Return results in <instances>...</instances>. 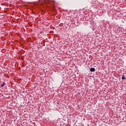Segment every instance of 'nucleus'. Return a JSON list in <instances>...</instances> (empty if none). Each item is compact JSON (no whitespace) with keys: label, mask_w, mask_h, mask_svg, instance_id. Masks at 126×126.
Instances as JSON below:
<instances>
[{"label":"nucleus","mask_w":126,"mask_h":126,"mask_svg":"<svg viewBox=\"0 0 126 126\" xmlns=\"http://www.w3.org/2000/svg\"><path fill=\"white\" fill-rule=\"evenodd\" d=\"M90 71H91L92 72L95 71V68H94V67L91 68Z\"/></svg>","instance_id":"nucleus-1"},{"label":"nucleus","mask_w":126,"mask_h":126,"mask_svg":"<svg viewBox=\"0 0 126 126\" xmlns=\"http://www.w3.org/2000/svg\"><path fill=\"white\" fill-rule=\"evenodd\" d=\"M122 79L123 80H124V79H126V77H125L124 75H123L122 78Z\"/></svg>","instance_id":"nucleus-2"},{"label":"nucleus","mask_w":126,"mask_h":126,"mask_svg":"<svg viewBox=\"0 0 126 126\" xmlns=\"http://www.w3.org/2000/svg\"><path fill=\"white\" fill-rule=\"evenodd\" d=\"M4 83L3 82V84L2 85H1V87H3L4 86Z\"/></svg>","instance_id":"nucleus-3"}]
</instances>
